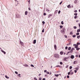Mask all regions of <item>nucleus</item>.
Returning a JSON list of instances; mask_svg holds the SVG:
<instances>
[{"mask_svg": "<svg viewBox=\"0 0 80 80\" xmlns=\"http://www.w3.org/2000/svg\"><path fill=\"white\" fill-rule=\"evenodd\" d=\"M72 66H70L69 67V69H70V70H71V69H72Z\"/></svg>", "mask_w": 80, "mask_h": 80, "instance_id": "nucleus-26", "label": "nucleus"}, {"mask_svg": "<svg viewBox=\"0 0 80 80\" xmlns=\"http://www.w3.org/2000/svg\"><path fill=\"white\" fill-rule=\"evenodd\" d=\"M73 28L74 29H76L77 28V27L76 26H74L73 27Z\"/></svg>", "mask_w": 80, "mask_h": 80, "instance_id": "nucleus-31", "label": "nucleus"}, {"mask_svg": "<svg viewBox=\"0 0 80 80\" xmlns=\"http://www.w3.org/2000/svg\"><path fill=\"white\" fill-rule=\"evenodd\" d=\"M80 32V29H78L77 30V32Z\"/></svg>", "mask_w": 80, "mask_h": 80, "instance_id": "nucleus-20", "label": "nucleus"}, {"mask_svg": "<svg viewBox=\"0 0 80 80\" xmlns=\"http://www.w3.org/2000/svg\"><path fill=\"white\" fill-rule=\"evenodd\" d=\"M57 10H56L55 11V13H57Z\"/></svg>", "mask_w": 80, "mask_h": 80, "instance_id": "nucleus-62", "label": "nucleus"}, {"mask_svg": "<svg viewBox=\"0 0 80 80\" xmlns=\"http://www.w3.org/2000/svg\"><path fill=\"white\" fill-rule=\"evenodd\" d=\"M46 11H47V12H50V10H48V9H46Z\"/></svg>", "mask_w": 80, "mask_h": 80, "instance_id": "nucleus-25", "label": "nucleus"}, {"mask_svg": "<svg viewBox=\"0 0 80 80\" xmlns=\"http://www.w3.org/2000/svg\"><path fill=\"white\" fill-rule=\"evenodd\" d=\"M77 61H75L73 62V64H77Z\"/></svg>", "mask_w": 80, "mask_h": 80, "instance_id": "nucleus-7", "label": "nucleus"}, {"mask_svg": "<svg viewBox=\"0 0 80 80\" xmlns=\"http://www.w3.org/2000/svg\"><path fill=\"white\" fill-rule=\"evenodd\" d=\"M76 37V35H73L72 36V37L73 38H75V37Z\"/></svg>", "mask_w": 80, "mask_h": 80, "instance_id": "nucleus-23", "label": "nucleus"}, {"mask_svg": "<svg viewBox=\"0 0 80 80\" xmlns=\"http://www.w3.org/2000/svg\"><path fill=\"white\" fill-rule=\"evenodd\" d=\"M68 8H71V7L70 6V5H69L67 6Z\"/></svg>", "mask_w": 80, "mask_h": 80, "instance_id": "nucleus-8", "label": "nucleus"}, {"mask_svg": "<svg viewBox=\"0 0 80 80\" xmlns=\"http://www.w3.org/2000/svg\"><path fill=\"white\" fill-rule=\"evenodd\" d=\"M42 32L43 33L44 32V28L43 29V30L42 31Z\"/></svg>", "mask_w": 80, "mask_h": 80, "instance_id": "nucleus-38", "label": "nucleus"}, {"mask_svg": "<svg viewBox=\"0 0 80 80\" xmlns=\"http://www.w3.org/2000/svg\"><path fill=\"white\" fill-rule=\"evenodd\" d=\"M70 51H71V53H72V52H73V50H72V49Z\"/></svg>", "mask_w": 80, "mask_h": 80, "instance_id": "nucleus-51", "label": "nucleus"}, {"mask_svg": "<svg viewBox=\"0 0 80 80\" xmlns=\"http://www.w3.org/2000/svg\"><path fill=\"white\" fill-rule=\"evenodd\" d=\"M61 24L62 25H63V21H62L61 22Z\"/></svg>", "mask_w": 80, "mask_h": 80, "instance_id": "nucleus-35", "label": "nucleus"}, {"mask_svg": "<svg viewBox=\"0 0 80 80\" xmlns=\"http://www.w3.org/2000/svg\"><path fill=\"white\" fill-rule=\"evenodd\" d=\"M67 78H70V76H67Z\"/></svg>", "mask_w": 80, "mask_h": 80, "instance_id": "nucleus-41", "label": "nucleus"}, {"mask_svg": "<svg viewBox=\"0 0 80 80\" xmlns=\"http://www.w3.org/2000/svg\"><path fill=\"white\" fill-rule=\"evenodd\" d=\"M60 54L61 55H63V52L62 51L61 52H60Z\"/></svg>", "mask_w": 80, "mask_h": 80, "instance_id": "nucleus-11", "label": "nucleus"}, {"mask_svg": "<svg viewBox=\"0 0 80 80\" xmlns=\"http://www.w3.org/2000/svg\"><path fill=\"white\" fill-rule=\"evenodd\" d=\"M65 38H67V36H66V35H65Z\"/></svg>", "mask_w": 80, "mask_h": 80, "instance_id": "nucleus-60", "label": "nucleus"}, {"mask_svg": "<svg viewBox=\"0 0 80 80\" xmlns=\"http://www.w3.org/2000/svg\"><path fill=\"white\" fill-rule=\"evenodd\" d=\"M80 49V48H76V50H79Z\"/></svg>", "mask_w": 80, "mask_h": 80, "instance_id": "nucleus-15", "label": "nucleus"}, {"mask_svg": "<svg viewBox=\"0 0 80 80\" xmlns=\"http://www.w3.org/2000/svg\"><path fill=\"white\" fill-rule=\"evenodd\" d=\"M60 65H63V63L62 62H60Z\"/></svg>", "mask_w": 80, "mask_h": 80, "instance_id": "nucleus-34", "label": "nucleus"}, {"mask_svg": "<svg viewBox=\"0 0 80 80\" xmlns=\"http://www.w3.org/2000/svg\"><path fill=\"white\" fill-rule=\"evenodd\" d=\"M79 33L78 32L76 33V35H79Z\"/></svg>", "mask_w": 80, "mask_h": 80, "instance_id": "nucleus-33", "label": "nucleus"}, {"mask_svg": "<svg viewBox=\"0 0 80 80\" xmlns=\"http://www.w3.org/2000/svg\"><path fill=\"white\" fill-rule=\"evenodd\" d=\"M47 74H49V72H47Z\"/></svg>", "mask_w": 80, "mask_h": 80, "instance_id": "nucleus-55", "label": "nucleus"}, {"mask_svg": "<svg viewBox=\"0 0 80 80\" xmlns=\"http://www.w3.org/2000/svg\"><path fill=\"white\" fill-rule=\"evenodd\" d=\"M54 57L56 58H58L59 57V55L57 54H54Z\"/></svg>", "mask_w": 80, "mask_h": 80, "instance_id": "nucleus-1", "label": "nucleus"}, {"mask_svg": "<svg viewBox=\"0 0 80 80\" xmlns=\"http://www.w3.org/2000/svg\"><path fill=\"white\" fill-rule=\"evenodd\" d=\"M1 51L2 52H4V51H3L2 50H1Z\"/></svg>", "mask_w": 80, "mask_h": 80, "instance_id": "nucleus-53", "label": "nucleus"}, {"mask_svg": "<svg viewBox=\"0 0 80 80\" xmlns=\"http://www.w3.org/2000/svg\"><path fill=\"white\" fill-rule=\"evenodd\" d=\"M71 50H75V49H74V48H72L71 49Z\"/></svg>", "mask_w": 80, "mask_h": 80, "instance_id": "nucleus-48", "label": "nucleus"}, {"mask_svg": "<svg viewBox=\"0 0 80 80\" xmlns=\"http://www.w3.org/2000/svg\"><path fill=\"white\" fill-rule=\"evenodd\" d=\"M55 76L56 77H58V76H59V74H55Z\"/></svg>", "mask_w": 80, "mask_h": 80, "instance_id": "nucleus-16", "label": "nucleus"}, {"mask_svg": "<svg viewBox=\"0 0 80 80\" xmlns=\"http://www.w3.org/2000/svg\"><path fill=\"white\" fill-rule=\"evenodd\" d=\"M21 75V74H19L18 75V77H21V76H20Z\"/></svg>", "mask_w": 80, "mask_h": 80, "instance_id": "nucleus-21", "label": "nucleus"}, {"mask_svg": "<svg viewBox=\"0 0 80 80\" xmlns=\"http://www.w3.org/2000/svg\"><path fill=\"white\" fill-rule=\"evenodd\" d=\"M59 27H60V28H63V26H62L60 25L59 26Z\"/></svg>", "mask_w": 80, "mask_h": 80, "instance_id": "nucleus-19", "label": "nucleus"}, {"mask_svg": "<svg viewBox=\"0 0 80 80\" xmlns=\"http://www.w3.org/2000/svg\"><path fill=\"white\" fill-rule=\"evenodd\" d=\"M74 18L75 19H76V18H77V16H74Z\"/></svg>", "mask_w": 80, "mask_h": 80, "instance_id": "nucleus-28", "label": "nucleus"}, {"mask_svg": "<svg viewBox=\"0 0 80 80\" xmlns=\"http://www.w3.org/2000/svg\"><path fill=\"white\" fill-rule=\"evenodd\" d=\"M74 72H75V73H77V70H74Z\"/></svg>", "mask_w": 80, "mask_h": 80, "instance_id": "nucleus-54", "label": "nucleus"}, {"mask_svg": "<svg viewBox=\"0 0 80 80\" xmlns=\"http://www.w3.org/2000/svg\"><path fill=\"white\" fill-rule=\"evenodd\" d=\"M68 49V47H65L66 50H67Z\"/></svg>", "mask_w": 80, "mask_h": 80, "instance_id": "nucleus-40", "label": "nucleus"}, {"mask_svg": "<svg viewBox=\"0 0 80 80\" xmlns=\"http://www.w3.org/2000/svg\"><path fill=\"white\" fill-rule=\"evenodd\" d=\"M43 15L44 16H45V15H47V14H46V13H45V12H44L43 13Z\"/></svg>", "mask_w": 80, "mask_h": 80, "instance_id": "nucleus-27", "label": "nucleus"}, {"mask_svg": "<svg viewBox=\"0 0 80 80\" xmlns=\"http://www.w3.org/2000/svg\"><path fill=\"white\" fill-rule=\"evenodd\" d=\"M74 69L76 70H79V68H75Z\"/></svg>", "mask_w": 80, "mask_h": 80, "instance_id": "nucleus-13", "label": "nucleus"}, {"mask_svg": "<svg viewBox=\"0 0 80 80\" xmlns=\"http://www.w3.org/2000/svg\"><path fill=\"white\" fill-rule=\"evenodd\" d=\"M68 65H67V66L66 67V68H68Z\"/></svg>", "mask_w": 80, "mask_h": 80, "instance_id": "nucleus-52", "label": "nucleus"}, {"mask_svg": "<svg viewBox=\"0 0 80 80\" xmlns=\"http://www.w3.org/2000/svg\"><path fill=\"white\" fill-rule=\"evenodd\" d=\"M77 0H75L74 1V3H77Z\"/></svg>", "mask_w": 80, "mask_h": 80, "instance_id": "nucleus-37", "label": "nucleus"}, {"mask_svg": "<svg viewBox=\"0 0 80 80\" xmlns=\"http://www.w3.org/2000/svg\"><path fill=\"white\" fill-rule=\"evenodd\" d=\"M42 80H45V78H43L42 79Z\"/></svg>", "mask_w": 80, "mask_h": 80, "instance_id": "nucleus-64", "label": "nucleus"}, {"mask_svg": "<svg viewBox=\"0 0 80 80\" xmlns=\"http://www.w3.org/2000/svg\"><path fill=\"white\" fill-rule=\"evenodd\" d=\"M28 10H31V9H30V8H28Z\"/></svg>", "mask_w": 80, "mask_h": 80, "instance_id": "nucleus-59", "label": "nucleus"}, {"mask_svg": "<svg viewBox=\"0 0 80 80\" xmlns=\"http://www.w3.org/2000/svg\"><path fill=\"white\" fill-rule=\"evenodd\" d=\"M77 45H80V42H78V43H77Z\"/></svg>", "mask_w": 80, "mask_h": 80, "instance_id": "nucleus-32", "label": "nucleus"}, {"mask_svg": "<svg viewBox=\"0 0 80 80\" xmlns=\"http://www.w3.org/2000/svg\"><path fill=\"white\" fill-rule=\"evenodd\" d=\"M61 32L62 33H65V28H63L62 29V30L61 31Z\"/></svg>", "mask_w": 80, "mask_h": 80, "instance_id": "nucleus-2", "label": "nucleus"}, {"mask_svg": "<svg viewBox=\"0 0 80 80\" xmlns=\"http://www.w3.org/2000/svg\"><path fill=\"white\" fill-rule=\"evenodd\" d=\"M74 48H77V47L76 46V44H75V45Z\"/></svg>", "mask_w": 80, "mask_h": 80, "instance_id": "nucleus-50", "label": "nucleus"}, {"mask_svg": "<svg viewBox=\"0 0 80 80\" xmlns=\"http://www.w3.org/2000/svg\"><path fill=\"white\" fill-rule=\"evenodd\" d=\"M62 1L61 2H60V3L59 4L60 5H61V4H62Z\"/></svg>", "mask_w": 80, "mask_h": 80, "instance_id": "nucleus-58", "label": "nucleus"}, {"mask_svg": "<svg viewBox=\"0 0 80 80\" xmlns=\"http://www.w3.org/2000/svg\"><path fill=\"white\" fill-rule=\"evenodd\" d=\"M27 14H28V12L26 11L25 12V15H27Z\"/></svg>", "mask_w": 80, "mask_h": 80, "instance_id": "nucleus-12", "label": "nucleus"}, {"mask_svg": "<svg viewBox=\"0 0 80 80\" xmlns=\"http://www.w3.org/2000/svg\"><path fill=\"white\" fill-rule=\"evenodd\" d=\"M3 53L4 54H6V52H5V51H4Z\"/></svg>", "mask_w": 80, "mask_h": 80, "instance_id": "nucleus-56", "label": "nucleus"}, {"mask_svg": "<svg viewBox=\"0 0 80 80\" xmlns=\"http://www.w3.org/2000/svg\"><path fill=\"white\" fill-rule=\"evenodd\" d=\"M70 72H69L68 73V75H70Z\"/></svg>", "mask_w": 80, "mask_h": 80, "instance_id": "nucleus-45", "label": "nucleus"}, {"mask_svg": "<svg viewBox=\"0 0 80 80\" xmlns=\"http://www.w3.org/2000/svg\"><path fill=\"white\" fill-rule=\"evenodd\" d=\"M74 12H77V10H75V11H74Z\"/></svg>", "mask_w": 80, "mask_h": 80, "instance_id": "nucleus-43", "label": "nucleus"}, {"mask_svg": "<svg viewBox=\"0 0 80 80\" xmlns=\"http://www.w3.org/2000/svg\"><path fill=\"white\" fill-rule=\"evenodd\" d=\"M28 3H30V0H28Z\"/></svg>", "mask_w": 80, "mask_h": 80, "instance_id": "nucleus-46", "label": "nucleus"}, {"mask_svg": "<svg viewBox=\"0 0 80 80\" xmlns=\"http://www.w3.org/2000/svg\"><path fill=\"white\" fill-rule=\"evenodd\" d=\"M23 65H24V67H28V65L26 64H24Z\"/></svg>", "mask_w": 80, "mask_h": 80, "instance_id": "nucleus-14", "label": "nucleus"}, {"mask_svg": "<svg viewBox=\"0 0 80 80\" xmlns=\"http://www.w3.org/2000/svg\"><path fill=\"white\" fill-rule=\"evenodd\" d=\"M76 48H78V45L77 44H76Z\"/></svg>", "mask_w": 80, "mask_h": 80, "instance_id": "nucleus-44", "label": "nucleus"}, {"mask_svg": "<svg viewBox=\"0 0 80 80\" xmlns=\"http://www.w3.org/2000/svg\"><path fill=\"white\" fill-rule=\"evenodd\" d=\"M52 16V14H50L48 16V18H50L51 17V16Z\"/></svg>", "mask_w": 80, "mask_h": 80, "instance_id": "nucleus-9", "label": "nucleus"}, {"mask_svg": "<svg viewBox=\"0 0 80 80\" xmlns=\"http://www.w3.org/2000/svg\"><path fill=\"white\" fill-rule=\"evenodd\" d=\"M71 58H72V59H73V58H74V56L73 55H71Z\"/></svg>", "mask_w": 80, "mask_h": 80, "instance_id": "nucleus-4", "label": "nucleus"}, {"mask_svg": "<svg viewBox=\"0 0 80 80\" xmlns=\"http://www.w3.org/2000/svg\"><path fill=\"white\" fill-rule=\"evenodd\" d=\"M33 44H35V43H36V40H33Z\"/></svg>", "mask_w": 80, "mask_h": 80, "instance_id": "nucleus-6", "label": "nucleus"}, {"mask_svg": "<svg viewBox=\"0 0 80 80\" xmlns=\"http://www.w3.org/2000/svg\"><path fill=\"white\" fill-rule=\"evenodd\" d=\"M60 12H61L60 11H58V13L59 14H60Z\"/></svg>", "mask_w": 80, "mask_h": 80, "instance_id": "nucleus-42", "label": "nucleus"}, {"mask_svg": "<svg viewBox=\"0 0 80 80\" xmlns=\"http://www.w3.org/2000/svg\"><path fill=\"white\" fill-rule=\"evenodd\" d=\"M54 48L55 50H57V46L56 45V44L54 45Z\"/></svg>", "mask_w": 80, "mask_h": 80, "instance_id": "nucleus-5", "label": "nucleus"}, {"mask_svg": "<svg viewBox=\"0 0 80 80\" xmlns=\"http://www.w3.org/2000/svg\"><path fill=\"white\" fill-rule=\"evenodd\" d=\"M77 38H78V39H79V38H80V35L77 36Z\"/></svg>", "mask_w": 80, "mask_h": 80, "instance_id": "nucleus-22", "label": "nucleus"}, {"mask_svg": "<svg viewBox=\"0 0 80 80\" xmlns=\"http://www.w3.org/2000/svg\"><path fill=\"white\" fill-rule=\"evenodd\" d=\"M39 80H42V78H39Z\"/></svg>", "mask_w": 80, "mask_h": 80, "instance_id": "nucleus-63", "label": "nucleus"}, {"mask_svg": "<svg viewBox=\"0 0 80 80\" xmlns=\"http://www.w3.org/2000/svg\"><path fill=\"white\" fill-rule=\"evenodd\" d=\"M5 77H6V78H7L8 79V78H9V77H7V76H5Z\"/></svg>", "mask_w": 80, "mask_h": 80, "instance_id": "nucleus-17", "label": "nucleus"}, {"mask_svg": "<svg viewBox=\"0 0 80 80\" xmlns=\"http://www.w3.org/2000/svg\"><path fill=\"white\" fill-rule=\"evenodd\" d=\"M44 72H45H45H47V70H45L44 71Z\"/></svg>", "mask_w": 80, "mask_h": 80, "instance_id": "nucleus-61", "label": "nucleus"}, {"mask_svg": "<svg viewBox=\"0 0 80 80\" xmlns=\"http://www.w3.org/2000/svg\"><path fill=\"white\" fill-rule=\"evenodd\" d=\"M70 35H73V33H72V32H70Z\"/></svg>", "mask_w": 80, "mask_h": 80, "instance_id": "nucleus-24", "label": "nucleus"}, {"mask_svg": "<svg viewBox=\"0 0 80 80\" xmlns=\"http://www.w3.org/2000/svg\"><path fill=\"white\" fill-rule=\"evenodd\" d=\"M45 22H44V21H43L42 22V23H43V24H44V23H45Z\"/></svg>", "mask_w": 80, "mask_h": 80, "instance_id": "nucleus-47", "label": "nucleus"}, {"mask_svg": "<svg viewBox=\"0 0 80 80\" xmlns=\"http://www.w3.org/2000/svg\"><path fill=\"white\" fill-rule=\"evenodd\" d=\"M31 66L32 67H34V66H33V65L32 64L31 65Z\"/></svg>", "mask_w": 80, "mask_h": 80, "instance_id": "nucleus-30", "label": "nucleus"}, {"mask_svg": "<svg viewBox=\"0 0 80 80\" xmlns=\"http://www.w3.org/2000/svg\"><path fill=\"white\" fill-rule=\"evenodd\" d=\"M45 77H48V75H45Z\"/></svg>", "mask_w": 80, "mask_h": 80, "instance_id": "nucleus-57", "label": "nucleus"}, {"mask_svg": "<svg viewBox=\"0 0 80 80\" xmlns=\"http://www.w3.org/2000/svg\"><path fill=\"white\" fill-rule=\"evenodd\" d=\"M72 74H73V72H72L70 73V75H72Z\"/></svg>", "mask_w": 80, "mask_h": 80, "instance_id": "nucleus-36", "label": "nucleus"}, {"mask_svg": "<svg viewBox=\"0 0 80 80\" xmlns=\"http://www.w3.org/2000/svg\"><path fill=\"white\" fill-rule=\"evenodd\" d=\"M15 73H16V74H18V72L17 71H15Z\"/></svg>", "mask_w": 80, "mask_h": 80, "instance_id": "nucleus-39", "label": "nucleus"}, {"mask_svg": "<svg viewBox=\"0 0 80 80\" xmlns=\"http://www.w3.org/2000/svg\"><path fill=\"white\" fill-rule=\"evenodd\" d=\"M20 44L23 46V42H22V41H20Z\"/></svg>", "mask_w": 80, "mask_h": 80, "instance_id": "nucleus-3", "label": "nucleus"}, {"mask_svg": "<svg viewBox=\"0 0 80 80\" xmlns=\"http://www.w3.org/2000/svg\"><path fill=\"white\" fill-rule=\"evenodd\" d=\"M68 57L65 58L64 59V60L66 61L67 59H68Z\"/></svg>", "mask_w": 80, "mask_h": 80, "instance_id": "nucleus-10", "label": "nucleus"}, {"mask_svg": "<svg viewBox=\"0 0 80 80\" xmlns=\"http://www.w3.org/2000/svg\"><path fill=\"white\" fill-rule=\"evenodd\" d=\"M71 53V52L70 51H69L68 52V53Z\"/></svg>", "mask_w": 80, "mask_h": 80, "instance_id": "nucleus-49", "label": "nucleus"}, {"mask_svg": "<svg viewBox=\"0 0 80 80\" xmlns=\"http://www.w3.org/2000/svg\"><path fill=\"white\" fill-rule=\"evenodd\" d=\"M68 50H71V47H69L68 48Z\"/></svg>", "mask_w": 80, "mask_h": 80, "instance_id": "nucleus-18", "label": "nucleus"}, {"mask_svg": "<svg viewBox=\"0 0 80 80\" xmlns=\"http://www.w3.org/2000/svg\"><path fill=\"white\" fill-rule=\"evenodd\" d=\"M74 15H75V16H77V13H75L74 14Z\"/></svg>", "mask_w": 80, "mask_h": 80, "instance_id": "nucleus-29", "label": "nucleus"}]
</instances>
